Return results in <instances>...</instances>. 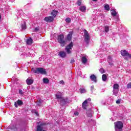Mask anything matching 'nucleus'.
Segmentation results:
<instances>
[{
  "instance_id": "nucleus-16",
  "label": "nucleus",
  "mask_w": 131,
  "mask_h": 131,
  "mask_svg": "<svg viewBox=\"0 0 131 131\" xmlns=\"http://www.w3.org/2000/svg\"><path fill=\"white\" fill-rule=\"evenodd\" d=\"M90 79L92 81H94V82H97V77L96 75L93 74L90 76Z\"/></svg>"
},
{
  "instance_id": "nucleus-7",
  "label": "nucleus",
  "mask_w": 131,
  "mask_h": 131,
  "mask_svg": "<svg viewBox=\"0 0 131 131\" xmlns=\"http://www.w3.org/2000/svg\"><path fill=\"white\" fill-rule=\"evenodd\" d=\"M119 91V84L115 83L113 85V95L117 96L118 91Z\"/></svg>"
},
{
  "instance_id": "nucleus-19",
  "label": "nucleus",
  "mask_w": 131,
  "mask_h": 131,
  "mask_svg": "<svg viewBox=\"0 0 131 131\" xmlns=\"http://www.w3.org/2000/svg\"><path fill=\"white\" fill-rule=\"evenodd\" d=\"M79 10L81 12H85L86 10V7L85 6H81L80 7Z\"/></svg>"
},
{
  "instance_id": "nucleus-15",
  "label": "nucleus",
  "mask_w": 131,
  "mask_h": 131,
  "mask_svg": "<svg viewBox=\"0 0 131 131\" xmlns=\"http://www.w3.org/2000/svg\"><path fill=\"white\" fill-rule=\"evenodd\" d=\"M26 43L28 46L32 45V43H33V40H32V38H29L28 39H27Z\"/></svg>"
},
{
  "instance_id": "nucleus-33",
  "label": "nucleus",
  "mask_w": 131,
  "mask_h": 131,
  "mask_svg": "<svg viewBox=\"0 0 131 131\" xmlns=\"http://www.w3.org/2000/svg\"><path fill=\"white\" fill-rule=\"evenodd\" d=\"M82 0H78L76 4L78 6H81V2Z\"/></svg>"
},
{
  "instance_id": "nucleus-24",
  "label": "nucleus",
  "mask_w": 131,
  "mask_h": 131,
  "mask_svg": "<svg viewBox=\"0 0 131 131\" xmlns=\"http://www.w3.org/2000/svg\"><path fill=\"white\" fill-rule=\"evenodd\" d=\"M102 80L103 81H106L107 80V75L106 74H103L102 75Z\"/></svg>"
},
{
  "instance_id": "nucleus-22",
  "label": "nucleus",
  "mask_w": 131,
  "mask_h": 131,
  "mask_svg": "<svg viewBox=\"0 0 131 131\" xmlns=\"http://www.w3.org/2000/svg\"><path fill=\"white\" fill-rule=\"evenodd\" d=\"M104 10L106 11H110V6L109 4H106L104 6Z\"/></svg>"
},
{
  "instance_id": "nucleus-5",
  "label": "nucleus",
  "mask_w": 131,
  "mask_h": 131,
  "mask_svg": "<svg viewBox=\"0 0 131 131\" xmlns=\"http://www.w3.org/2000/svg\"><path fill=\"white\" fill-rule=\"evenodd\" d=\"M115 129H122L123 127V123L121 121H117L114 123Z\"/></svg>"
},
{
  "instance_id": "nucleus-31",
  "label": "nucleus",
  "mask_w": 131,
  "mask_h": 131,
  "mask_svg": "<svg viewBox=\"0 0 131 131\" xmlns=\"http://www.w3.org/2000/svg\"><path fill=\"white\" fill-rule=\"evenodd\" d=\"M86 91H85V89H80V93L81 94H83V93H85Z\"/></svg>"
},
{
  "instance_id": "nucleus-26",
  "label": "nucleus",
  "mask_w": 131,
  "mask_h": 131,
  "mask_svg": "<svg viewBox=\"0 0 131 131\" xmlns=\"http://www.w3.org/2000/svg\"><path fill=\"white\" fill-rule=\"evenodd\" d=\"M21 29L24 30H25V29H26V22L24 21V24L21 25Z\"/></svg>"
},
{
  "instance_id": "nucleus-12",
  "label": "nucleus",
  "mask_w": 131,
  "mask_h": 131,
  "mask_svg": "<svg viewBox=\"0 0 131 131\" xmlns=\"http://www.w3.org/2000/svg\"><path fill=\"white\" fill-rule=\"evenodd\" d=\"M58 56H59L61 58H65V57H66L67 56L66 52H65L64 51H60L58 54Z\"/></svg>"
},
{
  "instance_id": "nucleus-36",
  "label": "nucleus",
  "mask_w": 131,
  "mask_h": 131,
  "mask_svg": "<svg viewBox=\"0 0 131 131\" xmlns=\"http://www.w3.org/2000/svg\"><path fill=\"white\" fill-rule=\"evenodd\" d=\"M19 94H20V95H23V92H22V90H19Z\"/></svg>"
},
{
  "instance_id": "nucleus-13",
  "label": "nucleus",
  "mask_w": 131,
  "mask_h": 131,
  "mask_svg": "<svg viewBox=\"0 0 131 131\" xmlns=\"http://www.w3.org/2000/svg\"><path fill=\"white\" fill-rule=\"evenodd\" d=\"M26 82H27V84H28V85H31V84H32V83H33L34 80H33V79H32L30 78H28L26 80Z\"/></svg>"
},
{
  "instance_id": "nucleus-17",
  "label": "nucleus",
  "mask_w": 131,
  "mask_h": 131,
  "mask_svg": "<svg viewBox=\"0 0 131 131\" xmlns=\"http://www.w3.org/2000/svg\"><path fill=\"white\" fill-rule=\"evenodd\" d=\"M56 99H58V100H60L61 99L63 98V97H62V93L58 92L56 95Z\"/></svg>"
},
{
  "instance_id": "nucleus-3",
  "label": "nucleus",
  "mask_w": 131,
  "mask_h": 131,
  "mask_svg": "<svg viewBox=\"0 0 131 131\" xmlns=\"http://www.w3.org/2000/svg\"><path fill=\"white\" fill-rule=\"evenodd\" d=\"M84 41L86 42L87 45H89V43H90L91 37H90V34H89V32H88L86 30H84Z\"/></svg>"
},
{
  "instance_id": "nucleus-45",
  "label": "nucleus",
  "mask_w": 131,
  "mask_h": 131,
  "mask_svg": "<svg viewBox=\"0 0 131 131\" xmlns=\"http://www.w3.org/2000/svg\"><path fill=\"white\" fill-rule=\"evenodd\" d=\"M124 59H125V60L128 61V59H127V57H125Z\"/></svg>"
},
{
  "instance_id": "nucleus-23",
  "label": "nucleus",
  "mask_w": 131,
  "mask_h": 131,
  "mask_svg": "<svg viewBox=\"0 0 131 131\" xmlns=\"http://www.w3.org/2000/svg\"><path fill=\"white\" fill-rule=\"evenodd\" d=\"M81 61H82V62L83 63V64H85V63H86V62H88V59H86L85 58V57L83 56L81 58Z\"/></svg>"
},
{
  "instance_id": "nucleus-27",
  "label": "nucleus",
  "mask_w": 131,
  "mask_h": 131,
  "mask_svg": "<svg viewBox=\"0 0 131 131\" xmlns=\"http://www.w3.org/2000/svg\"><path fill=\"white\" fill-rule=\"evenodd\" d=\"M111 14L112 16H114L115 17L116 15H117V13H116V11H115L114 10H112Z\"/></svg>"
},
{
  "instance_id": "nucleus-43",
  "label": "nucleus",
  "mask_w": 131,
  "mask_h": 131,
  "mask_svg": "<svg viewBox=\"0 0 131 131\" xmlns=\"http://www.w3.org/2000/svg\"><path fill=\"white\" fill-rule=\"evenodd\" d=\"M60 82H61V83H62V84H64V81L61 80V81H60Z\"/></svg>"
},
{
  "instance_id": "nucleus-35",
  "label": "nucleus",
  "mask_w": 131,
  "mask_h": 131,
  "mask_svg": "<svg viewBox=\"0 0 131 131\" xmlns=\"http://www.w3.org/2000/svg\"><path fill=\"white\" fill-rule=\"evenodd\" d=\"M127 89H131V82L127 84Z\"/></svg>"
},
{
  "instance_id": "nucleus-1",
  "label": "nucleus",
  "mask_w": 131,
  "mask_h": 131,
  "mask_svg": "<svg viewBox=\"0 0 131 131\" xmlns=\"http://www.w3.org/2000/svg\"><path fill=\"white\" fill-rule=\"evenodd\" d=\"M32 71L33 73H37V74H47V71L42 68H36V69H32Z\"/></svg>"
},
{
  "instance_id": "nucleus-2",
  "label": "nucleus",
  "mask_w": 131,
  "mask_h": 131,
  "mask_svg": "<svg viewBox=\"0 0 131 131\" xmlns=\"http://www.w3.org/2000/svg\"><path fill=\"white\" fill-rule=\"evenodd\" d=\"M57 40L59 43L60 44L61 47H64L66 44V42L64 40V35L61 34L58 36Z\"/></svg>"
},
{
  "instance_id": "nucleus-37",
  "label": "nucleus",
  "mask_w": 131,
  "mask_h": 131,
  "mask_svg": "<svg viewBox=\"0 0 131 131\" xmlns=\"http://www.w3.org/2000/svg\"><path fill=\"white\" fill-rule=\"evenodd\" d=\"M116 104H120V99H118L116 101Z\"/></svg>"
},
{
  "instance_id": "nucleus-9",
  "label": "nucleus",
  "mask_w": 131,
  "mask_h": 131,
  "mask_svg": "<svg viewBox=\"0 0 131 131\" xmlns=\"http://www.w3.org/2000/svg\"><path fill=\"white\" fill-rule=\"evenodd\" d=\"M44 20L46 22H49L50 23H51V22H53L54 21V17H52V16H49L48 17H45Z\"/></svg>"
},
{
  "instance_id": "nucleus-32",
  "label": "nucleus",
  "mask_w": 131,
  "mask_h": 131,
  "mask_svg": "<svg viewBox=\"0 0 131 131\" xmlns=\"http://www.w3.org/2000/svg\"><path fill=\"white\" fill-rule=\"evenodd\" d=\"M99 72H100V73H101V74H103V73H105V70H104V69H103V68H101L99 70Z\"/></svg>"
},
{
  "instance_id": "nucleus-20",
  "label": "nucleus",
  "mask_w": 131,
  "mask_h": 131,
  "mask_svg": "<svg viewBox=\"0 0 131 131\" xmlns=\"http://www.w3.org/2000/svg\"><path fill=\"white\" fill-rule=\"evenodd\" d=\"M68 40H71L72 39V33L70 32L67 36Z\"/></svg>"
},
{
  "instance_id": "nucleus-30",
  "label": "nucleus",
  "mask_w": 131,
  "mask_h": 131,
  "mask_svg": "<svg viewBox=\"0 0 131 131\" xmlns=\"http://www.w3.org/2000/svg\"><path fill=\"white\" fill-rule=\"evenodd\" d=\"M41 99H39L37 102V106H41Z\"/></svg>"
},
{
  "instance_id": "nucleus-25",
  "label": "nucleus",
  "mask_w": 131,
  "mask_h": 131,
  "mask_svg": "<svg viewBox=\"0 0 131 131\" xmlns=\"http://www.w3.org/2000/svg\"><path fill=\"white\" fill-rule=\"evenodd\" d=\"M43 83H49L50 82V80L47 78H43Z\"/></svg>"
},
{
  "instance_id": "nucleus-46",
  "label": "nucleus",
  "mask_w": 131,
  "mask_h": 131,
  "mask_svg": "<svg viewBox=\"0 0 131 131\" xmlns=\"http://www.w3.org/2000/svg\"><path fill=\"white\" fill-rule=\"evenodd\" d=\"M2 19V15L0 14V19Z\"/></svg>"
},
{
  "instance_id": "nucleus-39",
  "label": "nucleus",
  "mask_w": 131,
  "mask_h": 131,
  "mask_svg": "<svg viewBox=\"0 0 131 131\" xmlns=\"http://www.w3.org/2000/svg\"><path fill=\"white\" fill-rule=\"evenodd\" d=\"M39 30V29H38V28H35V29L34 30V31H38Z\"/></svg>"
},
{
  "instance_id": "nucleus-18",
  "label": "nucleus",
  "mask_w": 131,
  "mask_h": 131,
  "mask_svg": "<svg viewBox=\"0 0 131 131\" xmlns=\"http://www.w3.org/2000/svg\"><path fill=\"white\" fill-rule=\"evenodd\" d=\"M86 114L88 117H92V116H93V115L92 114V109L90 108L89 110H87Z\"/></svg>"
},
{
  "instance_id": "nucleus-29",
  "label": "nucleus",
  "mask_w": 131,
  "mask_h": 131,
  "mask_svg": "<svg viewBox=\"0 0 131 131\" xmlns=\"http://www.w3.org/2000/svg\"><path fill=\"white\" fill-rule=\"evenodd\" d=\"M66 22L67 23H70L71 22V18L69 17L66 18Z\"/></svg>"
},
{
  "instance_id": "nucleus-38",
  "label": "nucleus",
  "mask_w": 131,
  "mask_h": 131,
  "mask_svg": "<svg viewBox=\"0 0 131 131\" xmlns=\"http://www.w3.org/2000/svg\"><path fill=\"white\" fill-rule=\"evenodd\" d=\"M74 62H75V60H74V59H72L71 60L70 63H71V64H72V63H74Z\"/></svg>"
},
{
  "instance_id": "nucleus-40",
  "label": "nucleus",
  "mask_w": 131,
  "mask_h": 131,
  "mask_svg": "<svg viewBox=\"0 0 131 131\" xmlns=\"http://www.w3.org/2000/svg\"><path fill=\"white\" fill-rule=\"evenodd\" d=\"M127 56L128 58H129V59H131V54H129V53H128V54L127 55Z\"/></svg>"
},
{
  "instance_id": "nucleus-14",
  "label": "nucleus",
  "mask_w": 131,
  "mask_h": 131,
  "mask_svg": "<svg viewBox=\"0 0 131 131\" xmlns=\"http://www.w3.org/2000/svg\"><path fill=\"white\" fill-rule=\"evenodd\" d=\"M121 55L123 56V57H126L127 56V55H128V53L127 52V51H126V50H121Z\"/></svg>"
},
{
  "instance_id": "nucleus-34",
  "label": "nucleus",
  "mask_w": 131,
  "mask_h": 131,
  "mask_svg": "<svg viewBox=\"0 0 131 131\" xmlns=\"http://www.w3.org/2000/svg\"><path fill=\"white\" fill-rule=\"evenodd\" d=\"M107 61L108 62H112V57H111V56H108Z\"/></svg>"
},
{
  "instance_id": "nucleus-6",
  "label": "nucleus",
  "mask_w": 131,
  "mask_h": 131,
  "mask_svg": "<svg viewBox=\"0 0 131 131\" xmlns=\"http://www.w3.org/2000/svg\"><path fill=\"white\" fill-rule=\"evenodd\" d=\"M92 101V99L88 98L84 100V101L82 104V107L84 110H86L88 107L89 106V103Z\"/></svg>"
},
{
  "instance_id": "nucleus-21",
  "label": "nucleus",
  "mask_w": 131,
  "mask_h": 131,
  "mask_svg": "<svg viewBox=\"0 0 131 131\" xmlns=\"http://www.w3.org/2000/svg\"><path fill=\"white\" fill-rule=\"evenodd\" d=\"M59 101H60V103H61V104H62V105H65V104H66V102H67L66 99L63 98V97H62V99H61Z\"/></svg>"
},
{
  "instance_id": "nucleus-11",
  "label": "nucleus",
  "mask_w": 131,
  "mask_h": 131,
  "mask_svg": "<svg viewBox=\"0 0 131 131\" xmlns=\"http://www.w3.org/2000/svg\"><path fill=\"white\" fill-rule=\"evenodd\" d=\"M58 14V10H53L51 13V15H52V17H53V18H56L57 16V15Z\"/></svg>"
},
{
  "instance_id": "nucleus-41",
  "label": "nucleus",
  "mask_w": 131,
  "mask_h": 131,
  "mask_svg": "<svg viewBox=\"0 0 131 131\" xmlns=\"http://www.w3.org/2000/svg\"><path fill=\"white\" fill-rule=\"evenodd\" d=\"M74 115H77V116H78L79 114H78V112H75V113H74Z\"/></svg>"
},
{
  "instance_id": "nucleus-42",
  "label": "nucleus",
  "mask_w": 131,
  "mask_h": 131,
  "mask_svg": "<svg viewBox=\"0 0 131 131\" xmlns=\"http://www.w3.org/2000/svg\"><path fill=\"white\" fill-rule=\"evenodd\" d=\"M110 65H111V66H112V65H113V63L111 62H108Z\"/></svg>"
},
{
  "instance_id": "nucleus-4",
  "label": "nucleus",
  "mask_w": 131,
  "mask_h": 131,
  "mask_svg": "<svg viewBox=\"0 0 131 131\" xmlns=\"http://www.w3.org/2000/svg\"><path fill=\"white\" fill-rule=\"evenodd\" d=\"M72 48H73V42L71 41L65 48L67 54H68V55L72 54V51H71V50H72Z\"/></svg>"
},
{
  "instance_id": "nucleus-8",
  "label": "nucleus",
  "mask_w": 131,
  "mask_h": 131,
  "mask_svg": "<svg viewBox=\"0 0 131 131\" xmlns=\"http://www.w3.org/2000/svg\"><path fill=\"white\" fill-rule=\"evenodd\" d=\"M48 124H49L48 123H41L40 124L38 125L37 126L36 131H42V126H45V125H47Z\"/></svg>"
},
{
  "instance_id": "nucleus-28",
  "label": "nucleus",
  "mask_w": 131,
  "mask_h": 131,
  "mask_svg": "<svg viewBox=\"0 0 131 131\" xmlns=\"http://www.w3.org/2000/svg\"><path fill=\"white\" fill-rule=\"evenodd\" d=\"M105 32H109V26H106L104 27Z\"/></svg>"
},
{
  "instance_id": "nucleus-10",
  "label": "nucleus",
  "mask_w": 131,
  "mask_h": 131,
  "mask_svg": "<svg viewBox=\"0 0 131 131\" xmlns=\"http://www.w3.org/2000/svg\"><path fill=\"white\" fill-rule=\"evenodd\" d=\"M18 106H22V105H23V101L20 99H18L17 101V102H15L14 106L16 108H18Z\"/></svg>"
},
{
  "instance_id": "nucleus-44",
  "label": "nucleus",
  "mask_w": 131,
  "mask_h": 131,
  "mask_svg": "<svg viewBox=\"0 0 131 131\" xmlns=\"http://www.w3.org/2000/svg\"><path fill=\"white\" fill-rule=\"evenodd\" d=\"M35 114L37 116H38V112H35Z\"/></svg>"
}]
</instances>
